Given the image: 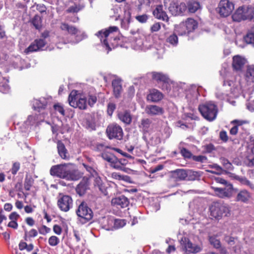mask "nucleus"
I'll list each match as a JSON object with an SVG mask.
<instances>
[{"mask_svg":"<svg viewBox=\"0 0 254 254\" xmlns=\"http://www.w3.org/2000/svg\"><path fill=\"white\" fill-rule=\"evenodd\" d=\"M244 39L247 43L254 45V26L244 37Z\"/></svg>","mask_w":254,"mask_h":254,"instance_id":"nucleus-35","label":"nucleus"},{"mask_svg":"<svg viewBox=\"0 0 254 254\" xmlns=\"http://www.w3.org/2000/svg\"><path fill=\"white\" fill-rule=\"evenodd\" d=\"M167 41L173 46H176L178 42V38L177 36L175 34L171 35L167 39Z\"/></svg>","mask_w":254,"mask_h":254,"instance_id":"nucleus-40","label":"nucleus"},{"mask_svg":"<svg viewBox=\"0 0 254 254\" xmlns=\"http://www.w3.org/2000/svg\"><path fill=\"white\" fill-rule=\"evenodd\" d=\"M38 230L41 234L46 235L50 231V229L45 225H43L38 229Z\"/></svg>","mask_w":254,"mask_h":254,"instance_id":"nucleus-54","label":"nucleus"},{"mask_svg":"<svg viewBox=\"0 0 254 254\" xmlns=\"http://www.w3.org/2000/svg\"><path fill=\"white\" fill-rule=\"evenodd\" d=\"M59 242V239L55 236H52L49 239V244L51 246H56Z\"/></svg>","mask_w":254,"mask_h":254,"instance_id":"nucleus-46","label":"nucleus"},{"mask_svg":"<svg viewBox=\"0 0 254 254\" xmlns=\"http://www.w3.org/2000/svg\"><path fill=\"white\" fill-rule=\"evenodd\" d=\"M54 109L60 113L62 116L64 115V110L63 107L59 104H55L54 106Z\"/></svg>","mask_w":254,"mask_h":254,"instance_id":"nucleus-56","label":"nucleus"},{"mask_svg":"<svg viewBox=\"0 0 254 254\" xmlns=\"http://www.w3.org/2000/svg\"><path fill=\"white\" fill-rule=\"evenodd\" d=\"M83 165L86 170L90 174L91 176H97L98 173L93 166H91L85 164H83Z\"/></svg>","mask_w":254,"mask_h":254,"instance_id":"nucleus-41","label":"nucleus"},{"mask_svg":"<svg viewBox=\"0 0 254 254\" xmlns=\"http://www.w3.org/2000/svg\"><path fill=\"white\" fill-rule=\"evenodd\" d=\"M172 177L178 181L184 180L188 175L186 170L177 169L172 172Z\"/></svg>","mask_w":254,"mask_h":254,"instance_id":"nucleus-27","label":"nucleus"},{"mask_svg":"<svg viewBox=\"0 0 254 254\" xmlns=\"http://www.w3.org/2000/svg\"><path fill=\"white\" fill-rule=\"evenodd\" d=\"M181 154L183 156L186 158H190L191 155L190 152L186 148H183L181 150Z\"/></svg>","mask_w":254,"mask_h":254,"instance_id":"nucleus-61","label":"nucleus"},{"mask_svg":"<svg viewBox=\"0 0 254 254\" xmlns=\"http://www.w3.org/2000/svg\"><path fill=\"white\" fill-rule=\"evenodd\" d=\"M116 108L115 103L113 102H109L107 106V113L111 116Z\"/></svg>","mask_w":254,"mask_h":254,"instance_id":"nucleus-45","label":"nucleus"},{"mask_svg":"<svg viewBox=\"0 0 254 254\" xmlns=\"http://www.w3.org/2000/svg\"><path fill=\"white\" fill-rule=\"evenodd\" d=\"M47 105V101L44 98H41L40 99H35L33 101V107L35 110L44 109Z\"/></svg>","mask_w":254,"mask_h":254,"instance_id":"nucleus-31","label":"nucleus"},{"mask_svg":"<svg viewBox=\"0 0 254 254\" xmlns=\"http://www.w3.org/2000/svg\"><path fill=\"white\" fill-rule=\"evenodd\" d=\"M211 188L214 190L215 194L221 198L230 197L232 195L233 189L232 185H227L224 188L213 186L211 187Z\"/></svg>","mask_w":254,"mask_h":254,"instance_id":"nucleus-14","label":"nucleus"},{"mask_svg":"<svg viewBox=\"0 0 254 254\" xmlns=\"http://www.w3.org/2000/svg\"><path fill=\"white\" fill-rule=\"evenodd\" d=\"M136 19L141 23H145L148 19V16L146 14H143L136 16Z\"/></svg>","mask_w":254,"mask_h":254,"instance_id":"nucleus-55","label":"nucleus"},{"mask_svg":"<svg viewBox=\"0 0 254 254\" xmlns=\"http://www.w3.org/2000/svg\"><path fill=\"white\" fill-rule=\"evenodd\" d=\"M223 87L224 88L223 90H225L224 92L218 90L216 93V97L218 99L224 100L227 99L229 95L228 91H230L235 96L238 95L241 92L243 88V85L240 81V77L239 76H237L234 82L228 78H225L223 81Z\"/></svg>","mask_w":254,"mask_h":254,"instance_id":"nucleus-1","label":"nucleus"},{"mask_svg":"<svg viewBox=\"0 0 254 254\" xmlns=\"http://www.w3.org/2000/svg\"><path fill=\"white\" fill-rule=\"evenodd\" d=\"M254 14V8L251 6L239 7L232 15L234 21L240 22L246 19H251Z\"/></svg>","mask_w":254,"mask_h":254,"instance_id":"nucleus-5","label":"nucleus"},{"mask_svg":"<svg viewBox=\"0 0 254 254\" xmlns=\"http://www.w3.org/2000/svg\"><path fill=\"white\" fill-rule=\"evenodd\" d=\"M57 205L61 211L67 212L72 207L73 200L69 195L60 193L57 197Z\"/></svg>","mask_w":254,"mask_h":254,"instance_id":"nucleus-10","label":"nucleus"},{"mask_svg":"<svg viewBox=\"0 0 254 254\" xmlns=\"http://www.w3.org/2000/svg\"><path fill=\"white\" fill-rule=\"evenodd\" d=\"M102 157L104 160L111 163H112L114 160H116V157L111 154L109 155L106 153H103L102 154Z\"/></svg>","mask_w":254,"mask_h":254,"instance_id":"nucleus-47","label":"nucleus"},{"mask_svg":"<svg viewBox=\"0 0 254 254\" xmlns=\"http://www.w3.org/2000/svg\"><path fill=\"white\" fill-rule=\"evenodd\" d=\"M145 111L150 116L161 115L164 112L162 108L154 105H147L145 108Z\"/></svg>","mask_w":254,"mask_h":254,"instance_id":"nucleus-18","label":"nucleus"},{"mask_svg":"<svg viewBox=\"0 0 254 254\" xmlns=\"http://www.w3.org/2000/svg\"><path fill=\"white\" fill-rule=\"evenodd\" d=\"M50 174L67 180H77L80 175L76 171L71 170L66 164L53 166L50 169Z\"/></svg>","mask_w":254,"mask_h":254,"instance_id":"nucleus-2","label":"nucleus"},{"mask_svg":"<svg viewBox=\"0 0 254 254\" xmlns=\"http://www.w3.org/2000/svg\"><path fill=\"white\" fill-rule=\"evenodd\" d=\"M186 28L188 29L189 33L192 32L197 27V22L193 19L189 18L184 22ZM185 28V27H184Z\"/></svg>","mask_w":254,"mask_h":254,"instance_id":"nucleus-28","label":"nucleus"},{"mask_svg":"<svg viewBox=\"0 0 254 254\" xmlns=\"http://www.w3.org/2000/svg\"><path fill=\"white\" fill-rule=\"evenodd\" d=\"M68 103L73 108L85 110L87 107L86 99L84 96L78 94L77 91L72 90L68 96Z\"/></svg>","mask_w":254,"mask_h":254,"instance_id":"nucleus-6","label":"nucleus"},{"mask_svg":"<svg viewBox=\"0 0 254 254\" xmlns=\"http://www.w3.org/2000/svg\"><path fill=\"white\" fill-rule=\"evenodd\" d=\"M209 211L211 217L217 220H220L223 217H228L230 214L229 208L218 202L213 203L209 207Z\"/></svg>","mask_w":254,"mask_h":254,"instance_id":"nucleus-4","label":"nucleus"},{"mask_svg":"<svg viewBox=\"0 0 254 254\" xmlns=\"http://www.w3.org/2000/svg\"><path fill=\"white\" fill-rule=\"evenodd\" d=\"M187 7L185 3L172 2L169 7L170 12L173 15H178L183 13L186 10Z\"/></svg>","mask_w":254,"mask_h":254,"instance_id":"nucleus-16","label":"nucleus"},{"mask_svg":"<svg viewBox=\"0 0 254 254\" xmlns=\"http://www.w3.org/2000/svg\"><path fill=\"white\" fill-rule=\"evenodd\" d=\"M38 235V232L36 230L32 229L29 232L25 231L24 234V240L25 241H30L31 238L35 237Z\"/></svg>","mask_w":254,"mask_h":254,"instance_id":"nucleus-37","label":"nucleus"},{"mask_svg":"<svg viewBox=\"0 0 254 254\" xmlns=\"http://www.w3.org/2000/svg\"><path fill=\"white\" fill-rule=\"evenodd\" d=\"M111 177L113 179L118 180H123L126 182H128L130 179L129 177L127 176L121 175L119 173L116 172L112 173Z\"/></svg>","mask_w":254,"mask_h":254,"instance_id":"nucleus-39","label":"nucleus"},{"mask_svg":"<svg viewBox=\"0 0 254 254\" xmlns=\"http://www.w3.org/2000/svg\"><path fill=\"white\" fill-rule=\"evenodd\" d=\"M95 178L94 179V182H95V185L98 186L99 188H100L101 185H102V180L98 176V174H97V176H93Z\"/></svg>","mask_w":254,"mask_h":254,"instance_id":"nucleus-62","label":"nucleus"},{"mask_svg":"<svg viewBox=\"0 0 254 254\" xmlns=\"http://www.w3.org/2000/svg\"><path fill=\"white\" fill-rule=\"evenodd\" d=\"M9 86L6 84H0V91L3 93H7L9 91Z\"/></svg>","mask_w":254,"mask_h":254,"instance_id":"nucleus-52","label":"nucleus"},{"mask_svg":"<svg viewBox=\"0 0 254 254\" xmlns=\"http://www.w3.org/2000/svg\"><path fill=\"white\" fill-rule=\"evenodd\" d=\"M20 168V163L18 162H15L13 164L12 167L11 169V173L13 175H15Z\"/></svg>","mask_w":254,"mask_h":254,"instance_id":"nucleus-51","label":"nucleus"},{"mask_svg":"<svg viewBox=\"0 0 254 254\" xmlns=\"http://www.w3.org/2000/svg\"><path fill=\"white\" fill-rule=\"evenodd\" d=\"M139 127L144 133L148 132L151 128V121L149 119H142Z\"/></svg>","mask_w":254,"mask_h":254,"instance_id":"nucleus-29","label":"nucleus"},{"mask_svg":"<svg viewBox=\"0 0 254 254\" xmlns=\"http://www.w3.org/2000/svg\"><path fill=\"white\" fill-rule=\"evenodd\" d=\"M32 24L37 29H40L42 27V19L39 15H35L32 19Z\"/></svg>","mask_w":254,"mask_h":254,"instance_id":"nucleus-38","label":"nucleus"},{"mask_svg":"<svg viewBox=\"0 0 254 254\" xmlns=\"http://www.w3.org/2000/svg\"><path fill=\"white\" fill-rule=\"evenodd\" d=\"M45 45L46 42L44 39H40L35 40L27 49H25V52L26 53H28L29 52L42 50Z\"/></svg>","mask_w":254,"mask_h":254,"instance_id":"nucleus-17","label":"nucleus"},{"mask_svg":"<svg viewBox=\"0 0 254 254\" xmlns=\"http://www.w3.org/2000/svg\"><path fill=\"white\" fill-rule=\"evenodd\" d=\"M248 147L251 150L252 153L254 154V135L250 137Z\"/></svg>","mask_w":254,"mask_h":254,"instance_id":"nucleus-57","label":"nucleus"},{"mask_svg":"<svg viewBox=\"0 0 254 254\" xmlns=\"http://www.w3.org/2000/svg\"><path fill=\"white\" fill-rule=\"evenodd\" d=\"M161 27V23L160 22H156L154 23L150 28L151 32H155L158 31Z\"/></svg>","mask_w":254,"mask_h":254,"instance_id":"nucleus-49","label":"nucleus"},{"mask_svg":"<svg viewBox=\"0 0 254 254\" xmlns=\"http://www.w3.org/2000/svg\"><path fill=\"white\" fill-rule=\"evenodd\" d=\"M192 159L196 162L204 163L206 162L207 157L203 155L193 156Z\"/></svg>","mask_w":254,"mask_h":254,"instance_id":"nucleus-48","label":"nucleus"},{"mask_svg":"<svg viewBox=\"0 0 254 254\" xmlns=\"http://www.w3.org/2000/svg\"><path fill=\"white\" fill-rule=\"evenodd\" d=\"M198 110L202 116L208 121L214 120L217 116V106L212 102H208L199 106Z\"/></svg>","mask_w":254,"mask_h":254,"instance_id":"nucleus-3","label":"nucleus"},{"mask_svg":"<svg viewBox=\"0 0 254 254\" xmlns=\"http://www.w3.org/2000/svg\"><path fill=\"white\" fill-rule=\"evenodd\" d=\"M151 74L152 79L157 81V82H162L164 83L162 89H164L165 86H166V91L167 93H169L170 91V88L168 87L169 80L168 76L166 74H163L161 72H152Z\"/></svg>","mask_w":254,"mask_h":254,"instance_id":"nucleus-15","label":"nucleus"},{"mask_svg":"<svg viewBox=\"0 0 254 254\" xmlns=\"http://www.w3.org/2000/svg\"><path fill=\"white\" fill-rule=\"evenodd\" d=\"M126 223L125 220L115 219L114 221V227L119 229L125 226Z\"/></svg>","mask_w":254,"mask_h":254,"instance_id":"nucleus-44","label":"nucleus"},{"mask_svg":"<svg viewBox=\"0 0 254 254\" xmlns=\"http://www.w3.org/2000/svg\"><path fill=\"white\" fill-rule=\"evenodd\" d=\"M184 22L181 23L177 27H176V31L180 35H185L189 34L188 29L185 27Z\"/></svg>","mask_w":254,"mask_h":254,"instance_id":"nucleus-36","label":"nucleus"},{"mask_svg":"<svg viewBox=\"0 0 254 254\" xmlns=\"http://www.w3.org/2000/svg\"><path fill=\"white\" fill-rule=\"evenodd\" d=\"M96 101L97 97L95 95H91L88 96V104L90 106H93L96 103Z\"/></svg>","mask_w":254,"mask_h":254,"instance_id":"nucleus-50","label":"nucleus"},{"mask_svg":"<svg viewBox=\"0 0 254 254\" xmlns=\"http://www.w3.org/2000/svg\"><path fill=\"white\" fill-rule=\"evenodd\" d=\"M209 241L210 243L214 246L215 248H219L221 246L220 242L219 240L217 239L215 237L211 236L209 237Z\"/></svg>","mask_w":254,"mask_h":254,"instance_id":"nucleus-42","label":"nucleus"},{"mask_svg":"<svg viewBox=\"0 0 254 254\" xmlns=\"http://www.w3.org/2000/svg\"><path fill=\"white\" fill-rule=\"evenodd\" d=\"M246 62L245 59L239 55L234 56L233 58L232 63L233 68L236 70H241L245 64Z\"/></svg>","mask_w":254,"mask_h":254,"instance_id":"nucleus-22","label":"nucleus"},{"mask_svg":"<svg viewBox=\"0 0 254 254\" xmlns=\"http://www.w3.org/2000/svg\"><path fill=\"white\" fill-rule=\"evenodd\" d=\"M20 215L16 212H13L9 215V218L13 221H17Z\"/></svg>","mask_w":254,"mask_h":254,"instance_id":"nucleus-60","label":"nucleus"},{"mask_svg":"<svg viewBox=\"0 0 254 254\" xmlns=\"http://www.w3.org/2000/svg\"><path fill=\"white\" fill-rule=\"evenodd\" d=\"M84 7V5L79 3H74L72 5H70L66 10L67 13H77L81 10Z\"/></svg>","mask_w":254,"mask_h":254,"instance_id":"nucleus-32","label":"nucleus"},{"mask_svg":"<svg viewBox=\"0 0 254 254\" xmlns=\"http://www.w3.org/2000/svg\"><path fill=\"white\" fill-rule=\"evenodd\" d=\"M36 8L41 13L46 12V7L43 4H37Z\"/></svg>","mask_w":254,"mask_h":254,"instance_id":"nucleus-63","label":"nucleus"},{"mask_svg":"<svg viewBox=\"0 0 254 254\" xmlns=\"http://www.w3.org/2000/svg\"><path fill=\"white\" fill-rule=\"evenodd\" d=\"M60 28L62 30L66 31L70 35H76L77 42L81 41L87 37L84 32H81L75 26L69 25L65 22H62L61 24Z\"/></svg>","mask_w":254,"mask_h":254,"instance_id":"nucleus-9","label":"nucleus"},{"mask_svg":"<svg viewBox=\"0 0 254 254\" xmlns=\"http://www.w3.org/2000/svg\"><path fill=\"white\" fill-rule=\"evenodd\" d=\"M219 13L223 17L229 16L234 9V4L229 0H221L218 6Z\"/></svg>","mask_w":254,"mask_h":254,"instance_id":"nucleus-13","label":"nucleus"},{"mask_svg":"<svg viewBox=\"0 0 254 254\" xmlns=\"http://www.w3.org/2000/svg\"><path fill=\"white\" fill-rule=\"evenodd\" d=\"M250 197V193L247 190H243L238 193L236 200L237 201L246 202L249 200Z\"/></svg>","mask_w":254,"mask_h":254,"instance_id":"nucleus-25","label":"nucleus"},{"mask_svg":"<svg viewBox=\"0 0 254 254\" xmlns=\"http://www.w3.org/2000/svg\"><path fill=\"white\" fill-rule=\"evenodd\" d=\"M106 132L109 138L121 139L123 136L122 127L116 124L110 125L107 128Z\"/></svg>","mask_w":254,"mask_h":254,"instance_id":"nucleus-12","label":"nucleus"},{"mask_svg":"<svg viewBox=\"0 0 254 254\" xmlns=\"http://www.w3.org/2000/svg\"><path fill=\"white\" fill-rule=\"evenodd\" d=\"M112 86L114 95L116 98H118L122 92V86L121 80L119 79H115L112 81Z\"/></svg>","mask_w":254,"mask_h":254,"instance_id":"nucleus-24","label":"nucleus"},{"mask_svg":"<svg viewBox=\"0 0 254 254\" xmlns=\"http://www.w3.org/2000/svg\"><path fill=\"white\" fill-rule=\"evenodd\" d=\"M214 180L216 183L224 185L225 186H227V185H231L227 181L221 177H216L214 179Z\"/></svg>","mask_w":254,"mask_h":254,"instance_id":"nucleus-58","label":"nucleus"},{"mask_svg":"<svg viewBox=\"0 0 254 254\" xmlns=\"http://www.w3.org/2000/svg\"><path fill=\"white\" fill-rule=\"evenodd\" d=\"M124 165V163H122V160H119L116 157V160H114L111 163V166L115 169L119 170L122 169V166Z\"/></svg>","mask_w":254,"mask_h":254,"instance_id":"nucleus-43","label":"nucleus"},{"mask_svg":"<svg viewBox=\"0 0 254 254\" xmlns=\"http://www.w3.org/2000/svg\"><path fill=\"white\" fill-rule=\"evenodd\" d=\"M119 119L124 123L128 125L131 122L132 118L129 112L124 111L118 114Z\"/></svg>","mask_w":254,"mask_h":254,"instance_id":"nucleus-26","label":"nucleus"},{"mask_svg":"<svg viewBox=\"0 0 254 254\" xmlns=\"http://www.w3.org/2000/svg\"><path fill=\"white\" fill-rule=\"evenodd\" d=\"M88 180L84 178L76 188V192L80 196L83 195L88 189Z\"/></svg>","mask_w":254,"mask_h":254,"instance_id":"nucleus-23","label":"nucleus"},{"mask_svg":"<svg viewBox=\"0 0 254 254\" xmlns=\"http://www.w3.org/2000/svg\"><path fill=\"white\" fill-rule=\"evenodd\" d=\"M118 30L117 26H111L107 29H103L98 32L96 35L100 39L102 43H103L108 51L111 50L109 41L112 39V35L114 32H116Z\"/></svg>","mask_w":254,"mask_h":254,"instance_id":"nucleus-7","label":"nucleus"},{"mask_svg":"<svg viewBox=\"0 0 254 254\" xmlns=\"http://www.w3.org/2000/svg\"><path fill=\"white\" fill-rule=\"evenodd\" d=\"M163 98L162 93L157 89H153L147 96V100L152 102H157Z\"/></svg>","mask_w":254,"mask_h":254,"instance_id":"nucleus-20","label":"nucleus"},{"mask_svg":"<svg viewBox=\"0 0 254 254\" xmlns=\"http://www.w3.org/2000/svg\"><path fill=\"white\" fill-rule=\"evenodd\" d=\"M180 244L186 254H196L201 250L199 246L192 244L189 238L185 237L181 239Z\"/></svg>","mask_w":254,"mask_h":254,"instance_id":"nucleus-8","label":"nucleus"},{"mask_svg":"<svg viewBox=\"0 0 254 254\" xmlns=\"http://www.w3.org/2000/svg\"><path fill=\"white\" fill-rule=\"evenodd\" d=\"M57 148L58 150V153L59 155L64 159H65L67 158V151L65 147L64 143L61 141H58L57 142Z\"/></svg>","mask_w":254,"mask_h":254,"instance_id":"nucleus-30","label":"nucleus"},{"mask_svg":"<svg viewBox=\"0 0 254 254\" xmlns=\"http://www.w3.org/2000/svg\"><path fill=\"white\" fill-rule=\"evenodd\" d=\"M153 14L157 19L167 22L169 20V17L166 12L163 10V6L162 5H157L155 9L153 10Z\"/></svg>","mask_w":254,"mask_h":254,"instance_id":"nucleus-21","label":"nucleus"},{"mask_svg":"<svg viewBox=\"0 0 254 254\" xmlns=\"http://www.w3.org/2000/svg\"><path fill=\"white\" fill-rule=\"evenodd\" d=\"M246 79L248 82H254V66L250 65L248 67L246 73Z\"/></svg>","mask_w":254,"mask_h":254,"instance_id":"nucleus-34","label":"nucleus"},{"mask_svg":"<svg viewBox=\"0 0 254 254\" xmlns=\"http://www.w3.org/2000/svg\"><path fill=\"white\" fill-rule=\"evenodd\" d=\"M77 216L81 218L80 221H83V223H86L90 220L93 217V212L84 202H82L78 206L76 210Z\"/></svg>","mask_w":254,"mask_h":254,"instance_id":"nucleus-11","label":"nucleus"},{"mask_svg":"<svg viewBox=\"0 0 254 254\" xmlns=\"http://www.w3.org/2000/svg\"><path fill=\"white\" fill-rule=\"evenodd\" d=\"M188 10L190 13H194L196 12L199 8H200V4L198 2L191 0L188 3Z\"/></svg>","mask_w":254,"mask_h":254,"instance_id":"nucleus-33","label":"nucleus"},{"mask_svg":"<svg viewBox=\"0 0 254 254\" xmlns=\"http://www.w3.org/2000/svg\"><path fill=\"white\" fill-rule=\"evenodd\" d=\"M224 240L230 246H232L234 244V238L229 236H225L224 237Z\"/></svg>","mask_w":254,"mask_h":254,"instance_id":"nucleus-59","label":"nucleus"},{"mask_svg":"<svg viewBox=\"0 0 254 254\" xmlns=\"http://www.w3.org/2000/svg\"><path fill=\"white\" fill-rule=\"evenodd\" d=\"M239 180L242 184L244 185L249 186L251 188L253 187V184H252L250 181L247 180L246 178H240Z\"/></svg>","mask_w":254,"mask_h":254,"instance_id":"nucleus-53","label":"nucleus"},{"mask_svg":"<svg viewBox=\"0 0 254 254\" xmlns=\"http://www.w3.org/2000/svg\"><path fill=\"white\" fill-rule=\"evenodd\" d=\"M220 138L223 141L226 142L228 140V136L225 131H222L220 132Z\"/></svg>","mask_w":254,"mask_h":254,"instance_id":"nucleus-64","label":"nucleus"},{"mask_svg":"<svg viewBox=\"0 0 254 254\" xmlns=\"http://www.w3.org/2000/svg\"><path fill=\"white\" fill-rule=\"evenodd\" d=\"M112 204L117 207L125 208L129 204L128 199L124 195L114 198L112 200Z\"/></svg>","mask_w":254,"mask_h":254,"instance_id":"nucleus-19","label":"nucleus"}]
</instances>
